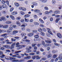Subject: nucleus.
<instances>
[{
    "instance_id": "obj_1",
    "label": "nucleus",
    "mask_w": 62,
    "mask_h": 62,
    "mask_svg": "<svg viewBox=\"0 0 62 62\" xmlns=\"http://www.w3.org/2000/svg\"><path fill=\"white\" fill-rule=\"evenodd\" d=\"M10 58V60L12 61L13 62H17L19 61L18 60H16V58L14 57H9Z\"/></svg>"
},
{
    "instance_id": "obj_2",
    "label": "nucleus",
    "mask_w": 62,
    "mask_h": 62,
    "mask_svg": "<svg viewBox=\"0 0 62 62\" xmlns=\"http://www.w3.org/2000/svg\"><path fill=\"white\" fill-rule=\"evenodd\" d=\"M9 29L7 30V33H10L12 32V30L13 29V28L12 27H9Z\"/></svg>"
},
{
    "instance_id": "obj_3",
    "label": "nucleus",
    "mask_w": 62,
    "mask_h": 62,
    "mask_svg": "<svg viewBox=\"0 0 62 62\" xmlns=\"http://www.w3.org/2000/svg\"><path fill=\"white\" fill-rule=\"evenodd\" d=\"M1 37H4V38H5V39H6V38L8 37L7 34L6 33L2 34L1 35Z\"/></svg>"
},
{
    "instance_id": "obj_4",
    "label": "nucleus",
    "mask_w": 62,
    "mask_h": 62,
    "mask_svg": "<svg viewBox=\"0 0 62 62\" xmlns=\"http://www.w3.org/2000/svg\"><path fill=\"white\" fill-rule=\"evenodd\" d=\"M17 14H18V13L17 11L15 12L14 11L11 13V14L12 15H17Z\"/></svg>"
},
{
    "instance_id": "obj_5",
    "label": "nucleus",
    "mask_w": 62,
    "mask_h": 62,
    "mask_svg": "<svg viewBox=\"0 0 62 62\" xmlns=\"http://www.w3.org/2000/svg\"><path fill=\"white\" fill-rule=\"evenodd\" d=\"M46 29L47 30L48 32L51 35H53V34L52 33V32L50 31V30L48 28H46Z\"/></svg>"
},
{
    "instance_id": "obj_6",
    "label": "nucleus",
    "mask_w": 62,
    "mask_h": 62,
    "mask_svg": "<svg viewBox=\"0 0 62 62\" xmlns=\"http://www.w3.org/2000/svg\"><path fill=\"white\" fill-rule=\"evenodd\" d=\"M26 52L27 53H29L31 52V50H29V48H26Z\"/></svg>"
},
{
    "instance_id": "obj_7",
    "label": "nucleus",
    "mask_w": 62,
    "mask_h": 62,
    "mask_svg": "<svg viewBox=\"0 0 62 62\" xmlns=\"http://www.w3.org/2000/svg\"><path fill=\"white\" fill-rule=\"evenodd\" d=\"M2 46L3 47L6 48H7L8 49L10 48V46H8V45H3Z\"/></svg>"
},
{
    "instance_id": "obj_8",
    "label": "nucleus",
    "mask_w": 62,
    "mask_h": 62,
    "mask_svg": "<svg viewBox=\"0 0 62 62\" xmlns=\"http://www.w3.org/2000/svg\"><path fill=\"white\" fill-rule=\"evenodd\" d=\"M57 35L58 37L60 39H61L62 37V36H61V34L60 33H58L57 34Z\"/></svg>"
},
{
    "instance_id": "obj_9",
    "label": "nucleus",
    "mask_w": 62,
    "mask_h": 62,
    "mask_svg": "<svg viewBox=\"0 0 62 62\" xmlns=\"http://www.w3.org/2000/svg\"><path fill=\"white\" fill-rule=\"evenodd\" d=\"M60 20V17H58L56 19L55 22L56 23H57L58 22V21H59Z\"/></svg>"
},
{
    "instance_id": "obj_10",
    "label": "nucleus",
    "mask_w": 62,
    "mask_h": 62,
    "mask_svg": "<svg viewBox=\"0 0 62 62\" xmlns=\"http://www.w3.org/2000/svg\"><path fill=\"white\" fill-rule=\"evenodd\" d=\"M31 58V56H26L24 58V59H29Z\"/></svg>"
},
{
    "instance_id": "obj_11",
    "label": "nucleus",
    "mask_w": 62,
    "mask_h": 62,
    "mask_svg": "<svg viewBox=\"0 0 62 62\" xmlns=\"http://www.w3.org/2000/svg\"><path fill=\"white\" fill-rule=\"evenodd\" d=\"M34 33H31L29 34H28V36L29 37H31L33 35H34Z\"/></svg>"
},
{
    "instance_id": "obj_12",
    "label": "nucleus",
    "mask_w": 62,
    "mask_h": 62,
    "mask_svg": "<svg viewBox=\"0 0 62 62\" xmlns=\"http://www.w3.org/2000/svg\"><path fill=\"white\" fill-rule=\"evenodd\" d=\"M20 44V43L19 42H17L16 44V47H20L21 46V45H19Z\"/></svg>"
},
{
    "instance_id": "obj_13",
    "label": "nucleus",
    "mask_w": 62,
    "mask_h": 62,
    "mask_svg": "<svg viewBox=\"0 0 62 62\" xmlns=\"http://www.w3.org/2000/svg\"><path fill=\"white\" fill-rule=\"evenodd\" d=\"M5 41L6 42V43H7V44H12V42H9L8 40H5Z\"/></svg>"
},
{
    "instance_id": "obj_14",
    "label": "nucleus",
    "mask_w": 62,
    "mask_h": 62,
    "mask_svg": "<svg viewBox=\"0 0 62 62\" xmlns=\"http://www.w3.org/2000/svg\"><path fill=\"white\" fill-rule=\"evenodd\" d=\"M0 19H1V20H3V21H6V19L5 17H2L0 18Z\"/></svg>"
},
{
    "instance_id": "obj_15",
    "label": "nucleus",
    "mask_w": 62,
    "mask_h": 62,
    "mask_svg": "<svg viewBox=\"0 0 62 62\" xmlns=\"http://www.w3.org/2000/svg\"><path fill=\"white\" fill-rule=\"evenodd\" d=\"M45 41L46 42V43H50L52 42V41L51 40H45Z\"/></svg>"
},
{
    "instance_id": "obj_16",
    "label": "nucleus",
    "mask_w": 62,
    "mask_h": 62,
    "mask_svg": "<svg viewBox=\"0 0 62 62\" xmlns=\"http://www.w3.org/2000/svg\"><path fill=\"white\" fill-rule=\"evenodd\" d=\"M6 24H10L12 23V22L10 21H8L5 22Z\"/></svg>"
},
{
    "instance_id": "obj_17",
    "label": "nucleus",
    "mask_w": 62,
    "mask_h": 62,
    "mask_svg": "<svg viewBox=\"0 0 62 62\" xmlns=\"http://www.w3.org/2000/svg\"><path fill=\"white\" fill-rule=\"evenodd\" d=\"M18 31H13V35H16V33H18Z\"/></svg>"
},
{
    "instance_id": "obj_18",
    "label": "nucleus",
    "mask_w": 62,
    "mask_h": 62,
    "mask_svg": "<svg viewBox=\"0 0 62 62\" xmlns=\"http://www.w3.org/2000/svg\"><path fill=\"white\" fill-rule=\"evenodd\" d=\"M10 17L13 20H15V18H14V16H13L12 15H10Z\"/></svg>"
},
{
    "instance_id": "obj_19",
    "label": "nucleus",
    "mask_w": 62,
    "mask_h": 62,
    "mask_svg": "<svg viewBox=\"0 0 62 62\" xmlns=\"http://www.w3.org/2000/svg\"><path fill=\"white\" fill-rule=\"evenodd\" d=\"M15 4L17 7H18L20 6V4L17 3L15 2Z\"/></svg>"
},
{
    "instance_id": "obj_20",
    "label": "nucleus",
    "mask_w": 62,
    "mask_h": 62,
    "mask_svg": "<svg viewBox=\"0 0 62 62\" xmlns=\"http://www.w3.org/2000/svg\"><path fill=\"white\" fill-rule=\"evenodd\" d=\"M8 25H7L3 26V28L4 29L7 28H8Z\"/></svg>"
},
{
    "instance_id": "obj_21",
    "label": "nucleus",
    "mask_w": 62,
    "mask_h": 62,
    "mask_svg": "<svg viewBox=\"0 0 62 62\" xmlns=\"http://www.w3.org/2000/svg\"><path fill=\"white\" fill-rule=\"evenodd\" d=\"M37 35H36L35 36V38L36 39H38V38H39V36L38 35H39V33H37Z\"/></svg>"
},
{
    "instance_id": "obj_22",
    "label": "nucleus",
    "mask_w": 62,
    "mask_h": 62,
    "mask_svg": "<svg viewBox=\"0 0 62 62\" xmlns=\"http://www.w3.org/2000/svg\"><path fill=\"white\" fill-rule=\"evenodd\" d=\"M34 11L35 12H36V13H39L40 12V11L38 9H36L34 10Z\"/></svg>"
},
{
    "instance_id": "obj_23",
    "label": "nucleus",
    "mask_w": 62,
    "mask_h": 62,
    "mask_svg": "<svg viewBox=\"0 0 62 62\" xmlns=\"http://www.w3.org/2000/svg\"><path fill=\"white\" fill-rule=\"evenodd\" d=\"M40 34V35L43 36H45V34L43 32H41Z\"/></svg>"
},
{
    "instance_id": "obj_24",
    "label": "nucleus",
    "mask_w": 62,
    "mask_h": 62,
    "mask_svg": "<svg viewBox=\"0 0 62 62\" xmlns=\"http://www.w3.org/2000/svg\"><path fill=\"white\" fill-rule=\"evenodd\" d=\"M54 13L55 14H59L60 13V11H55L54 12Z\"/></svg>"
},
{
    "instance_id": "obj_25",
    "label": "nucleus",
    "mask_w": 62,
    "mask_h": 62,
    "mask_svg": "<svg viewBox=\"0 0 62 62\" xmlns=\"http://www.w3.org/2000/svg\"><path fill=\"white\" fill-rule=\"evenodd\" d=\"M34 24L35 25H38L39 24V23L37 22H34Z\"/></svg>"
},
{
    "instance_id": "obj_26",
    "label": "nucleus",
    "mask_w": 62,
    "mask_h": 62,
    "mask_svg": "<svg viewBox=\"0 0 62 62\" xmlns=\"http://www.w3.org/2000/svg\"><path fill=\"white\" fill-rule=\"evenodd\" d=\"M27 25L26 23H24L22 25H21V26H23V27H25V26H27Z\"/></svg>"
},
{
    "instance_id": "obj_27",
    "label": "nucleus",
    "mask_w": 62,
    "mask_h": 62,
    "mask_svg": "<svg viewBox=\"0 0 62 62\" xmlns=\"http://www.w3.org/2000/svg\"><path fill=\"white\" fill-rule=\"evenodd\" d=\"M52 56V54H49L47 56V58H50Z\"/></svg>"
},
{
    "instance_id": "obj_28",
    "label": "nucleus",
    "mask_w": 62,
    "mask_h": 62,
    "mask_svg": "<svg viewBox=\"0 0 62 62\" xmlns=\"http://www.w3.org/2000/svg\"><path fill=\"white\" fill-rule=\"evenodd\" d=\"M33 5L35 6H38V3L36 2H33Z\"/></svg>"
},
{
    "instance_id": "obj_29",
    "label": "nucleus",
    "mask_w": 62,
    "mask_h": 62,
    "mask_svg": "<svg viewBox=\"0 0 62 62\" xmlns=\"http://www.w3.org/2000/svg\"><path fill=\"white\" fill-rule=\"evenodd\" d=\"M30 16V15H26L24 16V17L25 18H28Z\"/></svg>"
},
{
    "instance_id": "obj_30",
    "label": "nucleus",
    "mask_w": 62,
    "mask_h": 62,
    "mask_svg": "<svg viewBox=\"0 0 62 62\" xmlns=\"http://www.w3.org/2000/svg\"><path fill=\"white\" fill-rule=\"evenodd\" d=\"M21 35L22 36H24L26 35V34L25 33H21Z\"/></svg>"
},
{
    "instance_id": "obj_31",
    "label": "nucleus",
    "mask_w": 62,
    "mask_h": 62,
    "mask_svg": "<svg viewBox=\"0 0 62 62\" xmlns=\"http://www.w3.org/2000/svg\"><path fill=\"white\" fill-rule=\"evenodd\" d=\"M5 56V55L4 54H2V55L0 56V58H4Z\"/></svg>"
},
{
    "instance_id": "obj_32",
    "label": "nucleus",
    "mask_w": 62,
    "mask_h": 62,
    "mask_svg": "<svg viewBox=\"0 0 62 62\" xmlns=\"http://www.w3.org/2000/svg\"><path fill=\"white\" fill-rule=\"evenodd\" d=\"M56 3V1L55 0H53L52 1V3L53 4H55Z\"/></svg>"
},
{
    "instance_id": "obj_33",
    "label": "nucleus",
    "mask_w": 62,
    "mask_h": 62,
    "mask_svg": "<svg viewBox=\"0 0 62 62\" xmlns=\"http://www.w3.org/2000/svg\"><path fill=\"white\" fill-rule=\"evenodd\" d=\"M20 13L21 15H23L25 14V13L22 11H20Z\"/></svg>"
},
{
    "instance_id": "obj_34",
    "label": "nucleus",
    "mask_w": 62,
    "mask_h": 62,
    "mask_svg": "<svg viewBox=\"0 0 62 62\" xmlns=\"http://www.w3.org/2000/svg\"><path fill=\"white\" fill-rule=\"evenodd\" d=\"M36 59L38 60V59H39L40 58L39 57V55H37L36 56Z\"/></svg>"
},
{
    "instance_id": "obj_35",
    "label": "nucleus",
    "mask_w": 62,
    "mask_h": 62,
    "mask_svg": "<svg viewBox=\"0 0 62 62\" xmlns=\"http://www.w3.org/2000/svg\"><path fill=\"white\" fill-rule=\"evenodd\" d=\"M13 9H14V8H11L10 9V12H12L13 10Z\"/></svg>"
},
{
    "instance_id": "obj_36",
    "label": "nucleus",
    "mask_w": 62,
    "mask_h": 62,
    "mask_svg": "<svg viewBox=\"0 0 62 62\" xmlns=\"http://www.w3.org/2000/svg\"><path fill=\"white\" fill-rule=\"evenodd\" d=\"M14 48V46L11 45V46H10L9 48L10 49H13Z\"/></svg>"
},
{
    "instance_id": "obj_37",
    "label": "nucleus",
    "mask_w": 62,
    "mask_h": 62,
    "mask_svg": "<svg viewBox=\"0 0 62 62\" xmlns=\"http://www.w3.org/2000/svg\"><path fill=\"white\" fill-rule=\"evenodd\" d=\"M57 54H55L53 55V57L54 58H55L57 57Z\"/></svg>"
},
{
    "instance_id": "obj_38",
    "label": "nucleus",
    "mask_w": 62,
    "mask_h": 62,
    "mask_svg": "<svg viewBox=\"0 0 62 62\" xmlns=\"http://www.w3.org/2000/svg\"><path fill=\"white\" fill-rule=\"evenodd\" d=\"M22 52V51H16L15 52V53L16 54H18V53H20V52Z\"/></svg>"
},
{
    "instance_id": "obj_39",
    "label": "nucleus",
    "mask_w": 62,
    "mask_h": 62,
    "mask_svg": "<svg viewBox=\"0 0 62 62\" xmlns=\"http://www.w3.org/2000/svg\"><path fill=\"white\" fill-rule=\"evenodd\" d=\"M25 47V45H22L21 47L20 48V49H22V48H23Z\"/></svg>"
},
{
    "instance_id": "obj_40",
    "label": "nucleus",
    "mask_w": 62,
    "mask_h": 62,
    "mask_svg": "<svg viewBox=\"0 0 62 62\" xmlns=\"http://www.w3.org/2000/svg\"><path fill=\"white\" fill-rule=\"evenodd\" d=\"M44 8L46 10H48L49 9V8L47 7H45Z\"/></svg>"
},
{
    "instance_id": "obj_41",
    "label": "nucleus",
    "mask_w": 62,
    "mask_h": 62,
    "mask_svg": "<svg viewBox=\"0 0 62 62\" xmlns=\"http://www.w3.org/2000/svg\"><path fill=\"white\" fill-rule=\"evenodd\" d=\"M6 7H7V5H6L5 4H4L2 5V7L4 8H6Z\"/></svg>"
},
{
    "instance_id": "obj_42",
    "label": "nucleus",
    "mask_w": 62,
    "mask_h": 62,
    "mask_svg": "<svg viewBox=\"0 0 62 62\" xmlns=\"http://www.w3.org/2000/svg\"><path fill=\"white\" fill-rule=\"evenodd\" d=\"M32 59L34 60V59H36V56L35 55L33 56L32 57Z\"/></svg>"
},
{
    "instance_id": "obj_43",
    "label": "nucleus",
    "mask_w": 62,
    "mask_h": 62,
    "mask_svg": "<svg viewBox=\"0 0 62 62\" xmlns=\"http://www.w3.org/2000/svg\"><path fill=\"white\" fill-rule=\"evenodd\" d=\"M58 58H59L60 60H62V56H59L58 57Z\"/></svg>"
},
{
    "instance_id": "obj_44",
    "label": "nucleus",
    "mask_w": 62,
    "mask_h": 62,
    "mask_svg": "<svg viewBox=\"0 0 62 62\" xmlns=\"http://www.w3.org/2000/svg\"><path fill=\"white\" fill-rule=\"evenodd\" d=\"M54 44L56 46H59V45H59V44H57L56 43H54Z\"/></svg>"
},
{
    "instance_id": "obj_45",
    "label": "nucleus",
    "mask_w": 62,
    "mask_h": 62,
    "mask_svg": "<svg viewBox=\"0 0 62 62\" xmlns=\"http://www.w3.org/2000/svg\"><path fill=\"white\" fill-rule=\"evenodd\" d=\"M5 2L7 3V4L8 6L9 5V2L8 0H7L6 1H5Z\"/></svg>"
},
{
    "instance_id": "obj_46",
    "label": "nucleus",
    "mask_w": 62,
    "mask_h": 62,
    "mask_svg": "<svg viewBox=\"0 0 62 62\" xmlns=\"http://www.w3.org/2000/svg\"><path fill=\"white\" fill-rule=\"evenodd\" d=\"M25 22H29V19H26V18H25Z\"/></svg>"
},
{
    "instance_id": "obj_47",
    "label": "nucleus",
    "mask_w": 62,
    "mask_h": 62,
    "mask_svg": "<svg viewBox=\"0 0 62 62\" xmlns=\"http://www.w3.org/2000/svg\"><path fill=\"white\" fill-rule=\"evenodd\" d=\"M16 20H20L21 19V17H19L16 18Z\"/></svg>"
},
{
    "instance_id": "obj_48",
    "label": "nucleus",
    "mask_w": 62,
    "mask_h": 62,
    "mask_svg": "<svg viewBox=\"0 0 62 62\" xmlns=\"http://www.w3.org/2000/svg\"><path fill=\"white\" fill-rule=\"evenodd\" d=\"M30 55H35V54L34 53H31L29 54Z\"/></svg>"
},
{
    "instance_id": "obj_49",
    "label": "nucleus",
    "mask_w": 62,
    "mask_h": 62,
    "mask_svg": "<svg viewBox=\"0 0 62 62\" xmlns=\"http://www.w3.org/2000/svg\"><path fill=\"white\" fill-rule=\"evenodd\" d=\"M42 45L44 46V45H45V42H44V41L42 40Z\"/></svg>"
},
{
    "instance_id": "obj_50",
    "label": "nucleus",
    "mask_w": 62,
    "mask_h": 62,
    "mask_svg": "<svg viewBox=\"0 0 62 62\" xmlns=\"http://www.w3.org/2000/svg\"><path fill=\"white\" fill-rule=\"evenodd\" d=\"M25 28L24 27H22L21 28V30L22 31H24L25 30Z\"/></svg>"
},
{
    "instance_id": "obj_51",
    "label": "nucleus",
    "mask_w": 62,
    "mask_h": 62,
    "mask_svg": "<svg viewBox=\"0 0 62 62\" xmlns=\"http://www.w3.org/2000/svg\"><path fill=\"white\" fill-rule=\"evenodd\" d=\"M26 9L25 8L23 7V8L22 9V10L23 11H26Z\"/></svg>"
},
{
    "instance_id": "obj_52",
    "label": "nucleus",
    "mask_w": 62,
    "mask_h": 62,
    "mask_svg": "<svg viewBox=\"0 0 62 62\" xmlns=\"http://www.w3.org/2000/svg\"><path fill=\"white\" fill-rule=\"evenodd\" d=\"M46 34L47 37H50L51 36V35L48 33H46Z\"/></svg>"
},
{
    "instance_id": "obj_53",
    "label": "nucleus",
    "mask_w": 62,
    "mask_h": 62,
    "mask_svg": "<svg viewBox=\"0 0 62 62\" xmlns=\"http://www.w3.org/2000/svg\"><path fill=\"white\" fill-rule=\"evenodd\" d=\"M12 56L13 57H17V56L16 54L15 55H12Z\"/></svg>"
},
{
    "instance_id": "obj_54",
    "label": "nucleus",
    "mask_w": 62,
    "mask_h": 62,
    "mask_svg": "<svg viewBox=\"0 0 62 62\" xmlns=\"http://www.w3.org/2000/svg\"><path fill=\"white\" fill-rule=\"evenodd\" d=\"M16 24H18L19 25H20V22L18 21H17L16 22Z\"/></svg>"
},
{
    "instance_id": "obj_55",
    "label": "nucleus",
    "mask_w": 62,
    "mask_h": 62,
    "mask_svg": "<svg viewBox=\"0 0 62 62\" xmlns=\"http://www.w3.org/2000/svg\"><path fill=\"white\" fill-rule=\"evenodd\" d=\"M45 13L46 14H48L49 13V12L48 11H46L45 12Z\"/></svg>"
},
{
    "instance_id": "obj_56",
    "label": "nucleus",
    "mask_w": 62,
    "mask_h": 62,
    "mask_svg": "<svg viewBox=\"0 0 62 62\" xmlns=\"http://www.w3.org/2000/svg\"><path fill=\"white\" fill-rule=\"evenodd\" d=\"M38 31H39V32H42V29H38Z\"/></svg>"
},
{
    "instance_id": "obj_57",
    "label": "nucleus",
    "mask_w": 62,
    "mask_h": 62,
    "mask_svg": "<svg viewBox=\"0 0 62 62\" xmlns=\"http://www.w3.org/2000/svg\"><path fill=\"white\" fill-rule=\"evenodd\" d=\"M16 44V43L15 42V43H14L13 44H12L11 45L13 46H14H14H15V45Z\"/></svg>"
},
{
    "instance_id": "obj_58",
    "label": "nucleus",
    "mask_w": 62,
    "mask_h": 62,
    "mask_svg": "<svg viewBox=\"0 0 62 62\" xmlns=\"http://www.w3.org/2000/svg\"><path fill=\"white\" fill-rule=\"evenodd\" d=\"M58 59H59L58 58H57L55 60V62H57V61H58Z\"/></svg>"
},
{
    "instance_id": "obj_59",
    "label": "nucleus",
    "mask_w": 62,
    "mask_h": 62,
    "mask_svg": "<svg viewBox=\"0 0 62 62\" xmlns=\"http://www.w3.org/2000/svg\"><path fill=\"white\" fill-rule=\"evenodd\" d=\"M15 39H19V37H14Z\"/></svg>"
},
{
    "instance_id": "obj_60",
    "label": "nucleus",
    "mask_w": 62,
    "mask_h": 62,
    "mask_svg": "<svg viewBox=\"0 0 62 62\" xmlns=\"http://www.w3.org/2000/svg\"><path fill=\"white\" fill-rule=\"evenodd\" d=\"M33 32V33H37V31L36 30H33L32 31Z\"/></svg>"
},
{
    "instance_id": "obj_61",
    "label": "nucleus",
    "mask_w": 62,
    "mask_h": 62,
    "mask_svg": "<svg viewBox=\"0 0 62 62\" xmlns=\"http://www.w3.org/2000/svg\"><path fill=\"white\" fill-rule=\"evenodd\" d=\"M40 27H44V26L43 24L40 25Z\"/></svg>"
},
{
    "instance_id": "obj_62",
    "label": "nucleus",
    "mask_w": 62,
    "mask_h": 62,
    "mask_svg": "<svg viewBox=\"0 0 62 62\" xmlns=\"http://www.w3.org/2000/svg\"><path fill=\"white\" fill-rule=\"evenodd\" d=\"M2 3V4H5V2H5V0H3L2 1H1Z\"/></svg>"
},
{
    "instance_id": "obj_63",
    "label": "nucleus",
    "mask_w": 62,
    "mask_h": 62,
    "mask_svg": "<svg viewBox=\"0 0 62 62\" xmlns=\"http://www.w3.org/2000/svg\"><path fill=\"white\" fill-rule=\"evenodd\" d=\"M1 50H4L5 49V48L4 47H1Z\"/></svg>"
},
{
    "instance_id": "obj_64",
    "label": "nucleus",
    "mask_w": 62,
    "mask_h": 62,
    "mask_svg": "<svg viewBox=\"0 0 62 62\" xmlns=\"http://www.w3.org/2000/svg\"><path fill=\"white\" fill-rule=\"evenodd\" d=\"M33 62V60H28L27 61V62Z\"/></svg>"
}]
</instances>
